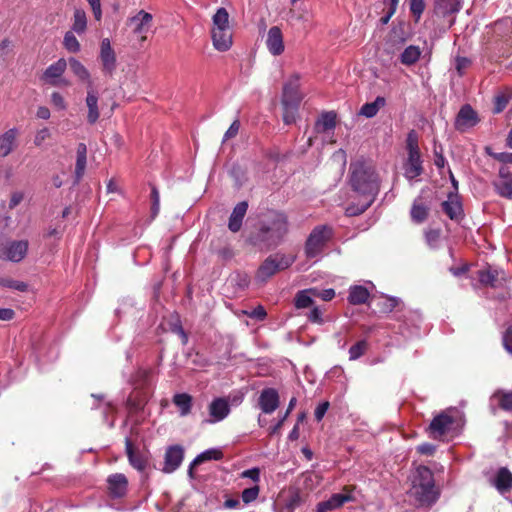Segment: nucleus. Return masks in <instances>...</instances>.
I'll return each instance as SVG.
<instances>
[{"mask_svg": "<svg viewBox=\"0 0 512 512\" xmlns=\"http://www.w3.org/2000/svg\"><path fill=\"white\" fill-rule=\"evenodd\" d=\"M350 184L362 199L357 206L347 207L346 213L350 216L366 211L374 202L379 192V178L373 165L365 160H357L350 164Z\"/></svg>", "mask_w": 512, "mask_h": 512, "instance_id": "obj_1", "label": "nucleus"}, {"mask_svg": "<svg viewBox=\"0 0 512 512\" xmlns=\"http://www.w3.org/2000/svg\"><path fill=\"white\" fill-rule=\"evenodd\" d=\"M289 231L287 216L278 211L270 212L261 222L256 241L271 248L280 245Z\"/></svg>", "mask_w": 512, "mask_h": 512, "instance_id": "obj_2", "label": "nucleus"}, {"mask_svg": "<svg viewBox=\"0 0 512 512\" xmlns=\"http://www.w3.org/2000/svg\"><path fill=\"white\" fill-rule=\"evenodd\" d=\"M410 481V494L420 505L430 506L437 501L439 493L435 488L433 473L428 467H416L411 473Z\"/></svg>", "mask_w": 512, "mask_h": 512, "instance_id": "obj_3", "label": "nucleus"}, {"mask_svg": "<svg viewBox=\"0 0 512 512\" xmlns=\"http://www.w3.org/2000/svg\"><path fill=\"white\" fill-rule=\"evenodd\" d=\"M294 261V256H289L282 253H275L270 255L258 268L256 273V280L259 282H265L277 272L289 268L294 263Z\"/></svg>", "mask_w": 512, "mask_h": 512, "instance_id": "obj_4", "label": "nucleus"}, {"mask_svg": "<svg viewBox=\"0 0 512 512\" xmlns=\"http://www.w3.org/2000/svg\"><path fill=\"white\" fill-rule=\"evenodd\" d=\"M462 420L461 413L456 408H449L433 418L429 425L430 434L438 439L454 429L456 423Z\"/></svg>", "mask_w": 512, "mask_h": 512, "instance_id": "obj_5", "label": "nucleus"}, {"mask_svg": "<svg viewBox=\"0 0 512 512\" xmlns=\"http://www.w3.org/2000/svg\"><path fill=\"white\" fill-rule=\"evenodd\" d=\"M333 231L328 225L316 226L309 234L305 242V255L307 258L318 257L327 242L332 238Z\"/></svg>", "mask_w": 512, "mask_h": 512, "instance_id": "obj_6", "label": "nucleus"}, {"mask_svg": "<svg viewBox=\"0 0 512 512\" xmlns=\"http://www.w3.org/2000/svg\"><path fill=\"white\" fill-rule=\"evenodd\" d=\"M300 74H292L283 85L282 104L284 107L291 106L297 108L302 100V95L299 91L300 87Z\"/></svg>", "mask_w": 512, "mask_h": 512, "instance_id": "obj_7", "label": "nucleus"}, {"mask_svg": "<svg viewBox=\"0 0 512 512\" xmlns=\"http://www.w3.org/2000/svg\"><path fill=\"white\" fill-rule=\"evenodd\" d=\"M66 68L67 61L60 58L46 68L41 79L51 86H68L70 82L62 77Z\"/></svg>", "mask_w": 512, "mask_h": 512, "instance_id": "obj_8", "label": "nucleus"}, {"mask_svg": "<svg viewBox=\"0 0 512 512\" xmlns=\"http://www.w3.org/2000/svg\"><path fill=\"white\" fill-rule=\"evenodd\" d=\"M28 248L29 242L27 240L10 241L0 250V259L14 263L21 262L26 257Z\"/></svg>", "mask_w": 512, "mask_h": 512, "instance_id": "obj_9", "label": "nucleus"}, {"mask_svg": "<svg viewBox=\"0 0 512 512\" xmlns=\"http://www.w3.org/2000/svg\"><path fill=\"white\" fill-rule=\"evenodd\" d=\"M125 451L129 464L140 473H144L149 465V453L135 447L129 438L125 440Z\"/></svg>", "mask_w": 512, "mask_h": 512, "instance_id": "obj_10", "label": "nucleus"}, {"mask_svg": "<svg viewBox=\"0 0 512 512\" xmlns=\"http://www.w3.org/2000/svg\"><path fill=\"white\" fill-rule=\"evenodd\" d=\"M184 453V448L181 445L168 446L164 454V464L161 471L165 474L175 472L183 462Z\"/></svg>", "mask_w": 512, "mask_h": 512, "instance_id": "obj_11", "label": "nucleus"}, {"mask_svg": "<svg viewBox=\"0 0 512 512\" xmlns=\"http://www.w3.org/2000/svg\"><path fill=\"white\" fill-rule=\"evenodd\" d=\"M87 95L85 98V105L87 107V122L91 125L95 124L100 117L99 109V93L94 85L86 87Z\"/></svg>", "mask_w": 512, "mask_h": 512, "instance_id": "obj_12", "label": "nucleus"}, {"mask_svg": "<svg viewBox=\"0 0 512 512\" xmlns=\"http://www.w3.org/2000/svg\"><path fill=\"white\" fill-rule=\"evenodd\" d=\"M479 122L476 111L470 105L461 107L455 119V128L460 132H465L474 127Z\"/></svg>", "mask_w": 512, "mask_h": 512, "instance_id": "obj_13", "label": "nucleus"}, {"mask_svg": "<svg viewBox=\"0 0 512 512\" xmlns=\"http://www.w3.org/2000/svg\"><path fill=\"white\" fill-rule=\"evenodd\" d=\"M99 57L103 73L111 76L116 69V55L108 38H104L101 41Z\"/></svg>", "mask_w": 512, "mask_h": 512, "instance_id": "obj_14", "label": "nucleus"}, {"mask_svg": "<svg viewBox=\"0 0 512 512\" xmlns=\"http://www.w3.org/2000/svg\"><path fill=\"white\" fill-rule=\"evenodd\" d=\"M492 185L499 196L512 199V172L506 167L499 169V175Z\"/></svg>", "mask_w": 512, "mask_h": 512, "instance_id": "obj_15", "label": "nucleus"}, {"mask_svg": "<svg viewBox=\"0 0 512 512\" xmlns=\"http://www.w3.org/2000/svg\"><path fill=\"white\" fill-rule=\"evenodd\" d=\"M107 489L111 498H122L127 494L128 479L122 473L111 474L107 478Z\"/></svg>", "mask_w": 512, "mask_h": 512, "instance_id": "obj_16", "label": "nucleus"}, {"mask_svg": "<svg viewBox=\"0 0 512 512\" xmlns=\"http://www.w3.org/2000/svg\"><path fill=\"white\" fill-rule=\"evenodd\" d=\"M152 14L140 10L136 15L128 19L129 23L133 26V33L140 35L142 40L146 39V33L149 31L152 24Z\"/></svg>", "mask_w": 512, "mask_h": 512, "instance_id": "obj_17", "label": "nucleus"}, {"mask_svg": "<svg viewBox=\"0 0 512 512\" xmlns=\"http://www.w3.org/2000/svg\"><path fill=\"white\" fill-rule=\"evenodd\" d=\"M279 394L274 388H265L258 398V405L265 414H272L279 407Z\"/></svg>", "mask_w": 512, "mask_h": 512, "instance_id": "obj_18", "label": "nucleus"}, {"mask_svg": "<svg viewBox=\"0 0 512 512\" xmlns=\"http://www.w3.org/2000/svg\"><path fill=\"white\" fill-rule=\"evenodd\" d=\"M209 423H217L224 420L230 414L229 401L225 397L212 400L208 407Z\"/></svg>", "mask_w": 512, "mask_h": 512, "instance_id": "obj_19", "label": "nucleus"}, {"mask_svg": "<svg viewBox=\"0 0 512 512\" xmlns=\"http://www.w3.org/2000/svg\"><path fill=\"white\" fill-rule=\"evenodd\" d=\"M443 212L453 221H459L463 217V207L459 195L451 192L441 204Z\"/></svg>", "mask_w": 512, "mask_h": 512, "instance_id": "obj_20", "label": "nucleus"}, {"mask_svg": "<svg viewBox=\"0 0 512 512\" xmlns=\"http://www.w3.org/2000/svg\"><path fill=\"white\" fill-rule=\"evenodd\" d=\"M266 46L270 54L279 56L284 52L285 45L281 29L278 26H272L266 37Z\"/></svg>", "mask_w": 512, "mask_h": 512, "instance_id": "obj_21", "label": "nucleus"}, {"mask_svg": "<svg viewBox=\"0 0 512 512\" xmlns=\"http://www.w3.org/2000/svg\"><path fill=\"white\" fill-rule=\"evenodd\" d=\"M403 170L404 177L409 182H412L414 179L419 177L424 171L421 154H408L403 163Z\"/></svg>", "mask_w": 512, "mask_h": 512, "instance_id": "obj_22", "label": "nucleus"}, {"mask_svg": "<svg viewBox=\"0 0 512 512\" xmlns=\"http://www.w3.org/2000/svg\"><path fill=\"white\" fill-rule=\"evenodd\" d=\"M213 47L220 52L228 51L233 44L232 29L211 31Z\"/></svg>", "mask_w": 512, "mask_h": 512, "instance_id": "obj_23", "label": "nucleus"}, {"mask_svg": "<svg viewBox=\"0 0 512 512\" xmlns=\"http://www.w3.org/2000/svg\"><path fill=\"white\" fill-rule=\"evenodd\" d=\"M18 130L16 128L8 129L0 135V156L6 157L17 147Z\"/></svg>", "mask_w": 512, "mask_h": 512, "instance_id": "obj_24", "label": "nucleus"}, {"mask_svg": "<svg viewBox=\"0 0 512 512\" xmlns=\"http://www.w3.org/2000/svg\"><path fill=\"white\" fill-rule=\"evenodd\" d=\"M222 458H223V452L219 448H210V449L203 451L202 453L197 455V457L190 463L189 469H188L189 476L191 478L193 477V469L196 466H198L204 462L211 461V460L218 461V460H221Z\"/></svg>", "mask_w": 512, "mask_h": 512, "instance_id": "obj_25", "label": "nucleus"}, {"mask_svg": "<svg viewBox=\"0 0 512 512\" xmlns=\"http://www.w3.org/2000/svg\"><path fill=\"white\" fill-rule=\"evenodd\" d=\"M248 209V203L246 201L239 202L233 209L229 222L228 228L232 232H238L241 229L244 216Z\"/></svg>", "mask_w": 512, "mask_h": 512, "instance_id": "obj_26", "label": "nucleus"}, {"mask_svg": "<svg viewBox=\"0 0 512 512\" xmlns=\"http://www.w3.org/2000/svg\"><path fill=\"white\" fill-rule=\"evenodd\" d=\"M493 485L502 495L512 490V473L507 468L498 470L493 480Z\"/></svg>", "mask_w": 512, "mask_h": 512, "instance_id": "obj_27", "label": "nucleus"}, {"mask_svg": "<svg viewBox=\"0 0 512 512\" xmlns=\"http://www.w3.org/2000/svg\"><path fill=\"white\" fill-rule=\"evenodd\" d=\"M67 65L71 72L80 80L86 83V87L88 85H94L91 79L90 72L88 69L76 58L71 57L67 61Z\"/></svg>", "mask_w": 512, "mask_h": 512, "instance_id": "obj_28", "label": "nucleus"}, {"mask_svg": "<svg viewBox=\"0 0 512 512\" xmlns=\"http://www.w3.org/2000/svg\"><path fill=\"white\" fill-rule=\"evenodd\" d=\"M369 296L368 288L362 285H354L349 288L348 301L352 305H361L367 302Z\"/></svg>", "mask_w": 512, "mask_h": 512, "instance_id": "obj_29", "label": "nucleus"}, {"mask_svg": "<svg viewBox=\"0 0 512 512\" xmlns=\"http://www.w3.org/2000/svg\"><path fill=\"white\" fill-rule=\"evenodd\" d=\"M345 493H335L328 500L324 501L329 510H335L342 507L345 503L354 500L351 490L348 487L344 488Z\"/></svg>", "mask_w": 512, "mask_h": 512, "instance_id": "obj_30", "label": "nucleus"}, {"mask_svg": "<svg viewBox=\"0 0 512 512\" xmlns=\"http://www.w3.org/2000/svg\"><path fill=\"white\" fill-rule=\"evenodd\" d=\"M503 274V271L492 269L491 267L478 271V279L481 284L490 285L491 287H497L500 284L499 275Z\"/></svg>", "mask_w": 512, "mask_h": 512, "instance_id": "obj_31", "label": "nucleus"}, {"mask_svg": "<svg viewBox=\"0 0 512 512\" xmlns=\"http://www.w3.org/2000/svg\"><path fill=\"white\" fill-rule=\"evenodd\" d=\"M461 9L460 0H436L435 10L442 16L457 13Z\"/></svg>", "mask_w": 512, "mask_h": 512, "instance_id": "obj_32", "label": "nucleus"}, {"mask_svg": "<svg viewBox=\"0 0 512 512\" xmlns=\"http://www.w3.org/2000/svg\"><path fill=\"white\" fill-rule=\"evenodd\" d=\"M229 28H231L229 22V13L225 8L220 7L212 17L211 31L225 30Z\"/></svg>", "mask_w": 512, "mask_h": 512, "instance_id": "obj_33", "label": "nucleus"}, {"mask_svg": "<svg viewBox=\"0 0 512 512\" xmlns=\"http://www.w3.org/2000/svg\"><path fill=\"white\" fill-rule=\"evenodd\" d=\"M173 403L179 408L181 416H187L192 408V396L187 393H177L173 396Z\"/></svg>", "mask_w": 512, "mask_h": 512, "instance_id": "obj_34", "label": "nucleus"}, {"mask_svg": "<svg viewBox=\"0 0 512 512\" xmlns=\"http://www.w3.org/2000/svg\"><path fill=\"white\" fill-rule=\"evenodd\" d=\"M429 208L424 205L420 198L415 199L410 211L412 221L415 223H422L428 216Z\"/></svg>", "mask_w": 512, "mask_h": 512, "instance_id": "obj_35", "label": "nucleus"}, {"mask_svg": "<svg viewBox=\"0 0 512 512\" xmlns=\"http://www.w3.org/2000/svg\"><path fill=\"white\" fill-rule=\"evenodd\" d=\"M336 125V114L334 112L324 113L316 123L318 132L332 131Z\"/></svg>", "mask_w": 512, "mask_h": 512, "instance_id": "obj_36", "label": "nucleus"}, {"mask_svg": "<svg viewBox=\"0 0 512 512\" xmlns=\"http://www.w3.org/2000/svg\"><path fill=\"white\" fill-rule=\"evenodd\" d=\"M385 105V99L383 97H377L373 102L364 104L359 114L367 118L374 117L379 109Z\"/></svg>", "mask_w": 512, "mask_h": 512, "instance_id": "obj_37", "label": "nucleus"}, {"mask_svg": "<svg viewBox=\"0 0 512 512\" xmlns=\"http://www.w3.org/2000/svg\"><path fill=\"white\" fill-rule=\"evenodd\" d=\"M87 28V17L83 9H75L73 15L72 32L83 34Z\"/></svg>", "mask_w": 512, "mask_h": 512, "instance_id": "obj_38", "label": "nucleus"}, {"mask_svg": "<svg viewBox=\"0 0 512 512\" xmlns=\"http://www.w3.org/2000/svg\"><path fill=\"white\" fill-rule=\"evenodd\" d=\"M315 294L316 290L313 289L299 291L294 299L296 308L303 309L312 306L314 302L312 299V295Z\"/></svg>", "mask_w": 512, "mask_h": 512, "instance_id": "obj_39", "label": "nucleus"}, {"mask_svg": "<svg viewBox=\"0 0 512 512\" xmlns=\"http://www.w3.org/2000/svg\"><path fill=\"white\" fill-rule=\"evenodd\" d=\"M421 55V50L418 46L410 45L405 48L400 56L401 63L404 65H412L416 63Z\"/></svg>", "mask_w": 512, "mask_h": 512, "instance_id": "obj_40", "label": "nucleus"}, {"mask_svg": "<svg viewBox=\"0 0 512 512\" xmlns=\"http://www.w3.org/2000/svg\"><path fill=\"white\" fill-rule=\"evenodd\" d=\"M494 399H497L498 404L501 409L512 412V391H497L492 396Z\"/></svg>", "mask_w": 512, "mask_h": 512, "instance_id": "obj_41", "label": "nucleus"}, {"mask_svg": "<svg viewBox=\"0 0 512 512\" xmlns=\"http://www.w3.org/2000/svg\"><path fill=\"white\" fill-rule=\"evenodd\" d=\"M301 478L303 480V486L306 490H313L319 485L321 481L320 476L311 471L302 473Z\"/></svg>", "mask_w": 512, "mask_h": 512, "instance_id": "obj_42", "label": "nucleus"}, {"mask_svg": "<svg viewBox=\"0 0 512 512\" xmlns=\"http://www.w3.org/2000/svg\"><path fill=\"white\" fill-rule=\"evenodd\" d=\"M63 45L66 50L72 53H77L80 51V43L77 40L74 32L68 31L64 35Z\"/></svg>", "mask_w": 512, "mask_h": 512, "instance_id": "obj_43", "label": "nucleus"}, {"mask_svg": "<svg viewBox=\"0 0 512 512\" xmlns=\"http://www.w3.org/2000/svg\"><path fill=\"white\" fill-rule=\"evenodd\" d=\"M368 343L366 340H360L349 349V359L354 361L359 359L367 350Z\"/></svg>", "mask_w": 512, "mask_h": 512, "instance_id": "obj_44", "label": "nucleus"}, {"mask_svg": "<svg viewBox=\"0 0 512 512\" xmlns=\"http://www.w3.org/2000/svg\"><path fill=\"white\" fill-rule=\"evenodd\" d=\"M296 402H297V400L295 397L291 398L286 412L280 417L279 421L273 427L270 428V434H275L278 432V430L282 427L283 423L287 419L288 415L294 409Z\"/></svg>", "mask_w": 512, "mask_h": 512, "instance_id": "obj_45", "label": "nucleus"}, {"mask_svg": "<svg viewBox=\"0 0 512 512\" xmlns=\"http://www.w3.org/2000/svg\"><path fill=\"white\" fill-rule=\"evenodd\" d=\"M260 493V488L258 485H255L250 488H246L241 493V499L245 504H249L255 501Z\"/></svg>", "mask_w": 512, "mask_h": 512, "instance_id": "obj_46", "label": "nucleus"}, {"mask_svg": "<svg viewBox=\"0 0 512 512\" xmlns=\"http://www.w3.org/2000/svg\"><path fill=\"white\" fill-rule=\"evenodd\" d=\"M406 148L408 154H420L418 146V137L414 131L409 132L406 139Z\"/></svg>", "mask_w": 512, "mask_h": 512, "instance_id": "obj_47", "label": "nucleus"}, {"mask_svg": "<svg viewBox=\"0 0 512 512\" xmlns=\"http://www.w3.org/2000/svg\"><path fill=\"white\" fill-rule=\"evenodd\" d=\"M242 313L258 321H263L267 316L266 310L262 305H258L250 311L244 310Z\"/></svg>", "mask_w": 512, "mask_h": 512, "instance_id": "obj_48", "label": "nucleus"}, {"mask_svg": "<svg viewBox=\"0 0 512 512\" xmlns=\"http://www.w3.org/2000/svg\"><path fill=\"white\" fill-rule=\"evenodd\" d=\"M411 13L415 16L416 20H419L425 5L423 0H407Z\"/></svg>", "mask_w": 512, "mask_h": 512, "instance_id": "obj_49", "label": "nucleus"}, {"mask_svg": "<svg viewBox=\"0 0 512 512\" xmlns=\"http://www.w3.org/2000/svg\"><path fill=\"white\" fill-rule=\"evenodd\" d=\"M1 285L10 289H14L20 292H25L28 289V285L25 282L13 280V279H5L1 281Z\"/></svg>", "mask_w": 512, "mask_h": 512, "instance_id": "obj_50", "label": "nucleus"}, {"mask_svg": "<svg viewBox=\"0 0 512 512\" xmlns=\"http://www.w3.org/2000/svg\"><path fill=\"white\" fill-rule=\"evenodd\" d=\"M485 151L488 155L492 156L495 160L502 163H510L512 164V153L509 152H499L495 153L492 151L490 147H486Z\"/></svg>", "mask_w": 512, "mask_h": 512, "instance_id": "obj_51", "label": "nucleus"}, {"mask_svg": "<svg viewBox=\"0 0 512 512\" xmlns=\"http://www.w3.org/2000/svg\"><path fill=\"white\" fill-rule=\"evenodd\" d=\"M399 304V299L396 297H383L380 303L381 311L384 313L392 312Z\"/></svg>", "mask_w": 512, "mask_h": 512, "instance_id": "obj_52", "label": "nucleus"}, {"mask_svg": "<svg viewBox=\"0 0 512 512\" xmlns=\"http://www.w3.org/2000/svg\"><path fill=\"white\" fill-rule=\"evenodd\" d=\"M231 281L234 282L239 288L245 289L250 283V278L246 273H235L231 276Z\"/></svg>", "mask_w": 512, "mask_h": 512, "instance_id": "obj_53", "label": "nucleus"}, {"mask_svg": "<svg viewBox=\"0 0 512 512\" xmlns=\"http://www.w3.org/2000/svg\"><path fill=\"white\" fill-rule=\"evenodd\" d=\"M307 318L311 323L314 324H323V310H321L319 307H314L308 314Z\"/></svg>", "mask_w": 512, "mask_h": 512, "instance_id": "obj_54", "label": "nucleus"}, {"mask_svg": "<svg viewBox=\"0 0 512 512\" xmlns=\"http://www.w3.org/2000/svg\"><path fill=\"white\" fill-rule=\"evenodd\" d=\"M507 103H508V98L505 95L499 94V95L495 96L494 108H493L494 113L502 112L505 109V107L507 106Z\"/></svg>", "mask_w": 512, "mask_h": 512, "instance_id": "obj_55", "label": "nucleus"}, {"mask_svg": "<svg viewBox=\"0 0 512 512\" xmlns=\"http://www.w3.org/2000/svg\"><path fill=\"white\" fill-rule=\"evenodd\" d=\"M51 103L58 110H65L67 108L66 101L64 97L59 92H53L51 94Z\"/></svg>", "mask_w": 512, "mask_h": 512, "instance_id": "obj_56", "label": "nucleus"}, {"mask_svg": "<svg viewBox=\"0 0 512 512\" xmlns=\"http://www.w3.org/2000/svg\"><path fill=\"white\" fill-rule=\"evenodd\" d=\"M470 63V60L466 57H457L455 59V69L459 76H462L464 74L465 70L469 67Z\"/></svg>", "mask_w": 512, "mask_h": 512, "instance_id": "obj_57", "label": "nucleus"}, {"mask_svg": "<svg viewBox=\"0 0 512 512\" xmlns=\"http://www.w3.org/2000/svg\"><path fill=\"white\" fill-rule=\"evenodd\" d=\"M241 478L251 479L253 482L258 483L260 481V469L257 467L244 470L240 474Z\"/></svg>", "mask_w": 512, "mask_h": 512, "instance_id": "obj_58", "label": "nucleus"}, {"mask_svg": "<svg viewBox=\"0 0 512 512\" xmlns=\"http://www.w3.org/2000/svg\"><path fill=\"white\" fill-rule=\"evenodd\" d=\"M86 168V157H77L76 159V167H75V176L76 180L79 181L84 175Z\"/></svg>", "mask_w": 512, "mask_h": 512, "instance_id": "obj_59", "label": "nucleus"}, {"mask_svg": "<svg viewBox=\"0 0 512 512\" xmlns=\"http://www.w3.org/2000/svg\"><path fill=\"white\" fill-rule=\"evenodd\" d=\"M50 131L48 128H42L37 131L35 138H34V144L36 146H41L46 139L50 137Z\"/></svg>", "mask_w": 512, "mask_h": 512, "instance_id": "obj_60", "label": "nucleus"}, {"mask_svg": "<svg viewBox=\"0 0 512 512\" xmlns=\"http://www.w3.org/2000/svg\"><path fill=\"white\" fill-rule=\"evenodd\" d=\"M91 6L93 15L96 20H100L102 17L101 1L100 0H86Z\"/></svg>", "mask_w": 512, "mask_h": 512, "instance_id": "obj_61", "label": "nucleus"}, {"mask_svg": "<svg viewBox=\"0 0 512 512\" xmlns=\"http://www.w3.org/2000/svg\"><path fill=\"white\" fill-rule=\"evenodd\" d=\"M229 401V407L232 406H239L243 400H244V393L242 392H236L233 394H230L228 397H225Z\"/></svg>", "mask_w": 512, "mask_h": 512, "instance_id": "obj_62", "label": "nucleus"}, {"mask_svg": "<svg viewBox=\"0 0 512 512\" xmlns=\"http://www.w3.org/2000/svg\"><path fill=\"white\" fill-rule=\"evenodd\" d=\"M239 128H240V123L239 121H234L230 127L228 128V130L226 131L225 135H224V141L225 140H228L230 138H233L235 137L238 132H239Z\"/></svg>", "mask_w": 512, "mask_h": 512, "instance_id": "obj_63", "label": "nucleus"}, {"mask_svg": "<svg viewBox=\"0 0 512 512\" xmlns=\"http://www.w3.org/2000/svg\"><path fill=\"white\" fill-rule=\"evenodd\" d=\"M328 408H329V402H327V401L319 404L316 407L314 415H315V418H316L317 421L322 420V418L324 417V415L327 412Z\"/></svg>", "mask_w": 512, "mask_h": 512, "instance_id": "obj_64", "label": "nucleus"}]
</instances>
